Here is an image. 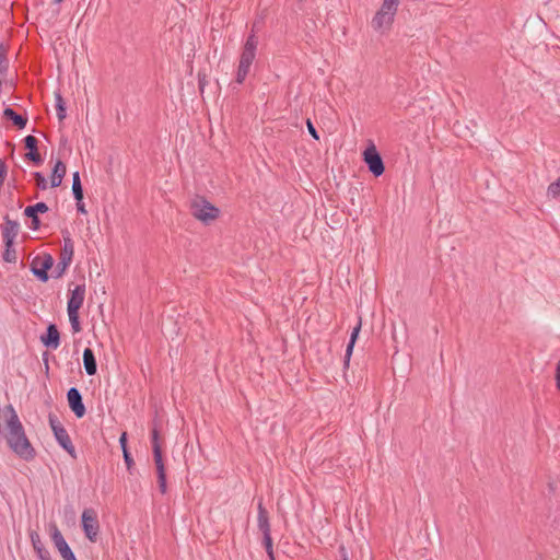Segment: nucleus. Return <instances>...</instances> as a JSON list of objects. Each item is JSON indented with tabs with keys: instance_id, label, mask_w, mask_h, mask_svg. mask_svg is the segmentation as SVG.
I'll return each mask as SVG.
<instances>
[{
	"instance_id": "nucleus-1",
	"label": "nucleus",
	"mask_w": 560,
	"mask_h": 560,
	"mask_svg": "<svg viewBox=\"0 0 560 560\" xmlns=\"http://www.w3.org/2000/svg\"><path fill=\"white\" fill-rule=\"evenodd\" d=\"M5 411L10 412V417L7 421L8 433L5 434L9 447L23 460H33L36 457V451L26 436L24 427L12 405H8Z\"/></svg>"
},
{
	"instance_id": "nucleus-2",
	"label": "nucleus",
	"mask_w": 560,
	"mask_h": 560,
	"mask_svg": "<svg viewBox=\"0 0 560 560\" xmlns=\"http://www.w3.org/2000/svg\"><path fill=\"white\" fill-rule=\"evenodd\" d=\"M399 3L400 0H383L381 8L371 21L372 28L381 33L389 31L394 23Z\"/></svg>"
},
{
	"instance_id": "nucleus-3",
	"label": "nucleus",
	"mask_w": 560,
	"mask_h": 560,
	"mask_svg": "<svg viewBox=\"0 0 560 560\" xmlns=\"http://www.w3.org/2000/svg\"><path fill=\"white\" fill-rule=\"evenodd\" d=\"M151 444L153 451V459L156 467L159 489L162 494H165L167 491L166 470L163 462V453L160 442V431L158 429L156 422L153 423V428L151 430Z\"/></svg>"
},
{
	"instance_id": "nucleus-4",
	"label": "nucleus",
	"mask_w": 560,
	"mask_h": 560,
	"mask_svg": "<svg viewBox=\"0 0 560 560\" xmlns=\"http://www.w3.org/2000/svg\"><path fill=\"white\" fill-rule=\"evenodd\" d=\"M191 215L205 224H209L220 215V209L208 201L203 196L197 195L190 201Z\"/></svg>"
},
{
	"instance_id": "nucleus-5",
	"label": "nucleus",
	"mask_w": 560,
	"mask_h": 560,
	"mask_svg": "<svg viewBox=\"0 0 560 560\" xmlns=\"http://www.w3.org/2000/svg\"><path fill=\"white\" fill-rule=\"evenodd\" d=\"M63 246L60 250L59 261L52 270L51 277L59 279L63 276L68 267L71 265L74 254V243L69 231H62Z\"/></svg>"
},
{
	"instance_id": "nucleus-6",
	"label": "nucleus",
	"mask_w": 560,
	"mask_h": 560,
	"mask_svg": "<svg viewBox=\"0 0 560 560\" xmlns=\"http://www.w3.org/2000/svg\"><path fill=\"white\" fill-rule=\"evenodd\" d=\"M54 262V257L48 253H44L33 258L30 269L39 281L47 282L49 280L48 271L52 268Z\"/></svg>"
},
{
	"instance_id": "nucleus-7",
	"label": "nucleus",
	"mask_w": 560,
	"mask_h": 560,
	"mask_svg": "<svg viewBox=\"0 0 560 560\" xmlns=\"http://www.w3.org/2000/svg\"><path fill=\"white\" fill-rule=\"evenodd\" d=\"M82 529L86 536V538L95 542L97 540L98 532H100V523L97 520V514L93 509H85L81 515Z\"/></svg>"
},
{
	"instance_id": "nucleus-8",
	"label": "nucleus",
	"mask_w": 560,
	"mask_h": 560,
	"mask_svg": "<svg viewBox=\"0 0 560 560\" xmlns=\"http://www.w3.org/2000/svg\"><path fill=\"white\" fill-rule=\"evenodd\" d=\"M363 161L375 177L381 176L385 172L383 159L374 144H371L364 150Z\"/></svg>"
},
{
	"instance_id": "nucleus-9",
	"label": "nucleus",
	"mask_w": 560,
	"mask_h": 560,
	"mask_svg": "<svg viewBox=\"0 0 560 560\" xmlns=\"http://www.w3.org/2000/svg\"><path fill=\"white\" fill-rule=\"evenodd\" d=\"M50 537L54 546L59 551L63 560H77L72 549L66 541L63 535L59 530L56 524L50 525Z\"/></svg>"
},
{
	"instance_id": "nucleus-10",
	"label": "nucleus",
	"mask_w": 560,
	"mask_h": 560,
	"mask_svg": "<svg viewBox=\"0 0 560 560\" xmlns=\"http://www.w3.org/2000/svg\"><path fill=\"white\" fill-rule=\"evenodd\" d=\"M258 46V37L254 31L247 36L243 46L242 54L240 56V63L252 67L253 61L256 57V50Z\"/></svg>"
},
{
	"instance_id": "nucleus-11",
	"label": "nucleus",
	"mask_w": 560,
	"mask_h": 560,
	"mask_svg": "<svg viewBox=\"0 0 560 560\" xmlns=\"http://www.w3.org/2000/svg\"><path fill=\"white\" fill-rule=\"evenodd\" d=\"M67 399L69 408L74 416L79 419L83 418L86 413V409L80 390L77 387L69 388Z\"/></svg>"
},
{
	"instance_id": "nucleus-12",
	"label": "nucleus",
	"mask_w": 560,
	"mask_h": 560,
	"mask_svg": "<svg viewBox=\"0 0 560 560\" xmlns=\"http://www.w3.org/2000/svg\"><path fill=\"white\" fill-rule=\"evenodd\" d=\"M49 210L48 206L44 201H39L35 205L27 206L24 209V215L31 219L30 228L33 231L39 230L42 221L38 217L39 213H46Z\"/></svg>"
},
{
	"instance_id": "nucleus-13",
	"label": "nucleus",
	"mask_w": 560,
	"mask_h": 560,
	"mask_svg": "<svg viewBox=\"0 0 560 560\" xmlns=\"http://www.w3.org/2000/svg\"><path fill=\"white\" fill-rule=\"evenodd\" d=\"M24 148L27 150L25 159L34 165L39 166L43 163V158L38 152V140L36 137L28 135L23 139Z\"/></svg>"
},
{
	"instance_id": "nucleus-14",
	"label": "nucleus",
	"mask_w": 560,
	"mask_h": 560,
	"mask_svg": "<svg viewBox=\"0 0 560 560\" xmlns=\"http://www.w3.org/2000/svg\"><path fill=\"white\" fill-rule=\"evenodd\" d=\"M3 220H4V223L1 224L2 240H3V243H9V245H10L11 243H14L15 237L19 234L20 224L18 221L10 219L9 215H5L3 218Z\"/></svg>"
},
{
	"instance_id": "nucleus-15",
	"label": "nucleus",
	"mask_w": 560,
	"mask_h": 560,
	"mask_svg": "<svg viewBox=\"0 0 560 560\" xmlns=\"http://www.w3.org/2000/svg\"><path fill=\"white\" fill-rule=\"evenodd\" d=\"M85 298V285L78 284L73 290H70L68 299V312H79L82 307Z\"/></svg>"
},
{
	"instance_id": "nucleus-16",
	"label": "nucleus",
	"mask_w": 560,
	"mask_h": 560,
	"mask_svg": "<svg viewBox=\"0 0 560 560\" xmlns=\"http://www.w3.org/2000/svg\"><path fill=\"white\" fill-rule=\"evenodd\" d=\"M42 343L48 348L56 350L60 346V332L56 324H49L46 332L40 336Z\"/></svg>"
},
{
	"instance_id": "nucleus-17",
	"label": "nucleus",
	"mask_w": 560,
	"mask_h": 560,
	"mask_svg": "<svg viewBox=\"0 0 560 560\" xmlns=\"http://www.w3.org/2000/svg\"><path fill=\"white\" fill-rule=\"evenodd\" d=\"M54 436L58 444L73 458L77 459V452L72 444V441L62 425L61 428H58L56 432H54Z\"/></svg>"
},
{
	"instance_id": "nucleus-18",
	"label": "nucleus",
	"mask_w": 560,
	"mask_h": 560,
	"mask_svg": "<svg viewBox=\"0 0 560 560\" xmlns=\"http://www.w3.org/2000/svg\"><path fill=\"white\" fill-rule=\"evenodd\" d=\"M258 528L262 533V536L265 535H271L270 534V523H269V515L267 509L262 504V500H259L258 502Z\"/></svg>"
},
{
	"instance_id": "nucleus-19",
	"label": "nucleus",
	"mask_w": 560,
	"mask_h": 560,
	"mask_svg": "<svg viewBox=\"0 0 560 560\" xmlns=\"http://www.w3.org/2000/svg\"><path fill=\"white\" fill-rule=\"evenodd\" d=\"M83 365L88 375L93 376L97 372V363L94 351L91 348L83 350Z\"/></svg>"
},
{
	"instance_id": "nucleus-20",
	"label": "nucleus",
	"mask_w": 560,
	"mask_h": 560,
	"mask_svg": "<svg viewBox=\"0 0 560 560\" xmlns=\"http://www.w3.org/2000/svg\"><path fill=\"white\" fill-rule=\"evenodd\" d=\"M3 117L8 120H11L12 124L18 128V129H23L26 127V124H27V117L25 116H22L20 114H18L13 108L11 107H7L4 108L3 110Z\"/></svg>"
},
{
	"instance_id": "nucleus-21",
	"label": "nucleus",
	"mask_w": 560,
	"mask_h": 560,
	"mask_svg": "<svg viewBox=\"0 0 560 560\" xmlns=\"http://www.w3.org/2000/svg\"><path fill=\"white\" fill-rule=\"evenodd\" d=\"M67 172L66 164L58 160L52 168V173L50 176V186L58 187L60 186L62 178L65 177Z\"/></svg>"
},
{
	"instance_id": "nucleus-22",
	"label": "nucleus",
	"mask_w": 560,
	"mask_h": 560,
	"mask_svg": "<svg viewBox=\"0 0 560 560\" xmlns=\"http://www.w3.org/2000/svg\"><path fill=\"white\" fill-rule=\"evenodd\" d=\"M72 194L75 201L83 200V187L79 172L72 174Z\"/></svg>"
},
{
	"instance_id": "nucleus-23",
	"label": "nucleus",
	"mask_w": 560,
	"mask_h": 560,
	"mask_svg": "<svg viewBox=\"0 0 560 560\" xmlns=\"http://www.w3.org/2000/svg\"><path fill=\"white\" fill-rule=\"evenodd\" d=\"M30 538L37 557L44 556V553L49 552L42 542V539L37 532H32L30 534Z\"/></svg>"
},
{
	"instance_id": "nucleus-24",
	"label": "nucleus",
	"mask_w": 560,
	"mask_h": 560,
	"mask_svg": "<svg viewBox=\"0 0 560 560\" xmlns=\"http://www.w3.org/2000/svg\"><path fill=\"white\" fill-rule=\"evenodd\" d=\"M9 45L0 43V74L5 75L9 70V59L7 57Z\"/></svg>"
},
{
	"instance_id": "nucleus-25",
	"label": "nucleus",
	"mask_w": 560,
	"mask_h": 560,
	"mask_svg": "<svg viewBox=\"0 0 560 560\" xmlns=\"http://www.w3.org/2000/svg\"><path fill=\"white\" fill-rule=\"evenodd\" d=\"M361 326H362V318L359 317L357 325L353 327V329L351 331L350 339H349V342L347 345V349H348L349 353L353 352V348H354L355 342L358 340V337H359V334H360V330H361Z\"/></svg>"
},
{
	"instance_id": "nucleus-26",
	"label": "nucleus",
	"mask_w": 560,
	"mask_h": 560,
	"mask_svg": "<svg viewBox=\"0 0 560 560\" xmlns=\"http://www.w3.org/2000/svg\"><path fill=\"white\" fill-rule=\"evenodd\" d=\"M4 252L2 255V258L7 262H15L16 261V250L14 248V243H11L9 246V243H4Z\"/></svg>"
},
{
	"instance_id": "nucleus-27",
	"label": "nucleus",
	"mask_w": 560,
	"mask_h": 560,
	"mask_svg": "<svg viewBox=\"0 0 560 560\" xmlns=\"http://www.w3.org/2000/svg\"><path fill=\"white\" fill-rule=\"evenodd\" d=\"M250 67L238 63L236 71L235 83L243 84L247 74L249 73Z\"/></svg>"
},
{
	"instance_id": "nucleus-28",
	"label": "nucleus",
	"mask_w": 560,
	"mask_h": 560,
	"mask_svg": "<svg viewBox=\"0 0 560 560\" xmlns=\"http://www.w3.org/2000/svg\"><path fill=\"white\" fill-rule=\"evenodd\" d=\"M68 316L73 332H80L82 328L79 319V312H68Z\"/></svg>"
},
{
	"instance_id": "nucleus-29",
	"label": "nucleus",
	"mask_w": 560,
	"mask_h": 560,
	"mask_svg": "<svg viewBox=\"0 0 560 560\" xmlns=\"http://www.w3.org/2000/svg\"><path fill=\"white\" fill-rule=\"evenodd\" d=\"M262 545L270 560H275L271 535L262 536Z\"/></svg>"
},
{
	"instance_id": "nucleus-30",
	"label": "nucleus",
	"mask_w": 560,
	"mask_h": 560,
	"mask_svg": "<svg viewBox=\"0 0 560 560\" xmlns=\"http://www.w3.org/2000/svg\"><path fill=\"white\" fill-rule=\"evenodd\" d=\"M547 194H548V196H551L552 198L560 197V176L557 178L556 182L551 183L548 186Z\"/></svg>"
},
{
	"instance_id": "nucleus-31",
	"label": "nucleus",
	"mask_w": 560,
	"mask_h": 560,
	"mask_svg": "<svg viewBox=\"0 0 560 560\" xmlns=\"http://www.w3.org/2000/svg\"><path fill=\"white\" fill-rule=\"evenodd\" d=\"M197 77H198L199 91H200V93H203L205 86L208 83V80H207L208 75L205 70H199Z\"/></svg>"
},
{
	"instance_id": "nucleus-32",
	"label": "nucleus",
	"mask_w": 560,
	"mask_h": 560,
	"mask_svg": "<svg viewBox=\"0 0 560 560\" xmlns=\"http://www.w3.org/2000/svg\"><path fill=\"white\" fill-rule=\"evenodd\" d=\"M33 176H34V178L36 180V185L39 189H42V190L47 189V180L40 172L33 173Z\"/></svg>"
},
{
	"instance_id": "nucleus-33",
	"label": "nucleus",
	"mask_w": 560,
	"mask_h": 560,
	"mask_svg": "<svg viewBox=\"0 0 560 560\" xmlns=\"http://www.w3.org/2000/svg\"><path fill=\"white\" fill-rule=\"evenodd\" d=\"M122 457H124V460H125L128 471L130 474H132V468L135 466V462H133V458H132L129 450H125V452L122 453Z\"/></svg>"
},
{
	"instance_id": "nucleus-34",
	"label": "nucleus",
	"mask_w": 560,
	"mask_h": 560,
	"mask_svg": "<svg viewBox=\"0 0 560 560\" xmlns=\"http://www.w3.org/2000/svg\"><path fill=\"white\" fill-rule=\"evenodd\" d=\"M48 422H49V427H50L52 433L56 432V430L58 428L62 427L61 422L58 420L57 416L54 413L48 415Z\"/></svg>"
},
{
	"instance_id": "nucleus-35",
	"label": "nucleus",
	"mask_w": 560,
	"mask_h": 560,
	"mask_svg": "<svg viewBox=\"0 0 560 560\" xmlns=\"http://www.w3.org/2000/svg\"><path fill=\"white\" fill-rule=\"evenodd\" d=\"M306 126H307V130L310 132V135L315 139V140H319V135L316 130V128L314 127L313 122L311 119H307L306 120Z\"/></svg>"
},
{
	"instance_id": "nucleus-36",
	"label": "nucleus",
	"mask_w": 560,
	"mask_h": 560,
	"mask_svg": "<svg viewBox=\"0 0 560 560\" xmlns=\"http://www.w3.org/2000/svg\"><path fill=\"white\" fill-rule=\"evenodd\" d=\"M56 110H57V117H58L59 121H62L67 117L66 104L56 106Z\"/></svg>"
},
{
	"instance_id": "nucleus-37",
	"label": "nucleus",
	"mask_w": 560,
	"mask_h": 560,
	"mask_svg": "<svg viewBox=\"0 0 560 560\" xmlns=\"http://www.w3.org/2000/svg\"><path fill=\"white\" fill-rule=\"evenodd\" d=\"M119 444H120V447H121V451L122 453L125 452V450H128V446H127V433L124 432L120 438H119Z\"/></svg>"
},
{
	"instance_id": "nucleus-38",
	"label": "nucleus",
	"mask_w": 560,
	"mask_h": 560,
	"mask_svg": "<svg viewBox=\"0 0 560 560\" xmlns=\"http://www.w3.org/2000/svg\"><path fill=\"white\" fill-rule=\"evenodd\" d=\"M55 101H56V106H60V105H65L66 104V102H65V100H63V97H62L60 92H56L55 93Z\"/></svg>"
},
{
	"instance_id": "nucleus-39",
	"label": "nucleus",
	"mask_w": 560,
	"mask_h": 560,
	"mask_svg": "<svg viewBox=\"0 0 560 560\" xmlns=\"http://www.w3.org/2000/svg\"><path fill=\"white\" fill-rule=\"evenodd\" d=\"M352 353H349L348 349H346L345 358H343V368L348 369L350 364Z\"/></svg>"
},
{
	"instance_id": "nucleus-40",
	"label": "nucleus",
	"mask_w": 560,
	"mask_h": 560,
	"mask_svg": "<svg viewBox=\"0 0 560 560\" xmlns=\"http://www.w3.org/2000/svg\"><path fill=\"white\" fill-rule=\"evenodd\" d=\"M77 210L80 213H83V214L86 213V209H85V205H84L83 200L77 201Z\"/></svg>"
},
{
	"instance_id": "nucleus-41",
	"label": "nucleus",
	"mask_w": 560,
	"mask_h": 560,
	"mask_svg": "<svg viewBox=\"0 0 560 560\" xmlns=\"http://www.w3.org/2000/svg\"><path fill=\"white\" fill-rule=\"evenodd\" d=\"M38 560H52L50 552L44 553V556L38 557Z\"/></svg>"
},
{
	"instance_id": "nucleus-42",
	"label": "nucleus",
	"mask_w": 560,
	"mask_h": 560,
	"mask_svg": "<svg viewBox=\"0 0 560 560\" xmlns=\"http://www.w3.org/2000/svg\"><path fill=\"white\" fill-rule=\"evenodd\" d=\"M557 389L560 392V374H556Z\"/></svg>"
},
{
	"instance_id": "nucleus-43",
	"label": "nucleus",
	"mask_w": 560,
	"mask_h": 560,
	"mask_svg": "<svg viewBox=\"0 0 560 560\" xmlns=\"http://www.w3.org/2000/svg\"><path fill=\"white\" fill-rule=\"evenodd\" d=\"M556 374H560V361L557 363Z\"/></svg>"
},
{
	"instance_id": "nucleus-44",
	"label": "nucleus",
	"mask_w": 560,
	"mask_h": 560,
	"mask_svg": "<svg viewBox=\"0 0 560 560\" xmlns=\"http://www.w3.org/2000/svg\"><path fill=\"white\" fill-rule=\"evenodd\" d=\"M63 0H54L55 3H60L62 2Z\"/></svg>"
}]
</instances>
